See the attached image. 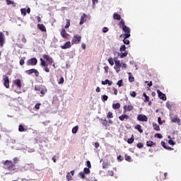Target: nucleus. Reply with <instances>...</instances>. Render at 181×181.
<instances>
[{"instance_id": "obj_1", "label": "nucleus", "mask_w": 181, "mask_h": 181, "mask_svg": "<svg viewBox=\"0 0 181 181\" xmlns=\"http://www.w3.org/2000/svg\"><path fill=\"white\" fill-rule=\"evenodd\" d=\"M42 57L43 58L40 59V61L41 62V66L44 67V71L46 73H50V69L47 66L49 65L52 66V64L54 63V60L52 57H50V55L48 54H43Z\"/></svg>"}, {"instance_id": "obj_2", "label": "nucleus", "mask_w": 181, "mask_h": 181, "mask_svg": "<svg viewBox=\"0 0 181 181\" xmlns=\"http://www.w3.org/2000/svg\"><path fill=\"white\" fill-rule=\"evenodd\" d=\"M119 28H122L123 32L124 34L121 35V37H124V39H128L131 37V28L125 25V21L122 19L119 23Z\"/></svg>"}, {"instance_id": "obj_3", "label": "nucleus", "mask_w": 181, "mask_h": 181, "mask_svg": "<svg viewBox=\"0 0 181 181\" xmlns=\"http://www.w3.org/2000/svg\"><path fill=\"white\" fill-rule=\"evenodd\" d=\"M3 168L6 170H8V172H13L14 170H16V165L13 164V162L12 160H5L3 163Z\"/></svg>"}, {"instance_id": "obj_4", "label": "nucleus", "mask_w": 181, "mask_h": 181, "mask_svg": "<svg viewBox=\"0 0 181 181\" xmlns=\"http://www.w3.org/2000/svg\"><path fill=\"white\" fill-rule=\"evenodd\" d=\"M81 42V35H75L73 36L71 40V45H78Z\"/></svg>"}, {"instance_id": "obj_5", "label": "nucleus", "mask_w": 181, "mask_h": 181, "mask_svg": "<svg viewBox=\"0 0 181 181\" xmlns=\"http://www.w3.org/2000/svg\"><path fill=\"white\" fill-rule=\"evenodd\" d=\"M122 66V64H121V61H119V60L115 61L114 69L116 72L119 73L121 71Z\"/></svg>"}, {"instance_id": "obj_6", "label": "nucleus", "mask_w": 181, "mask_h": 181, "mask_svg": "<svg viewBox=\"0 0 181 181\" xmlns=\"http://www.w3.org/2000/svg\"><path fill=\"white\" fill-rule=\"evenodd\" d=\"M37 64V59L31 58L26 62V66H36Z\"/></svg>"}, {"instance_id": "obj_7", "label": "nucleus", "mask_w": 181, "mask_h": 181, "mask_svg": "<svg viewBox=\"0 0 181 181\" xmlns=\"http://www.w3.org/2000/svg\"><path fill=\"white\" fill-rule=\"evenodd\" d=\"M26 74H28V76H30V74H35V77H39V71L37 69H31L29 70L25 71Z\"/></svg>"}, {"instance_id": "obj_8", "label": "nucleus", "mask_w": 181, "mask_h": 181, "mask_svg": "<svg viewBox=\"0 0 181 181\" xmlns=\"http://www.w3.org/2000/svg\"><path fill=\"white\" fill-rule=\"evenodd\" d=\"M60 35H61L62 37H63L64 39H66L67 40H69V39H70V34L67 33V32L66 31V29H64V28L62 29Z\"/></svg>"}, {"instance_id": "obj_9", "label": "nucleus", "mask_w": 181, "mask_h": 181, "mask_svg": "<svg viewBox=\"0 0 181 181\" xmlns=\"http://www.w3.org/2000/svg\"><path fill=\"white\" fill-rule=\"evenodd\" d=\"M137 121H141V122H148V117L145 115L140 114L137 116Z\"/></svg>"}, {"instance_id": "obj_10", "label": "nucleus", "mask_w": 181, "mask_h": 181, "mask_svg": "<svg viewBox=\"0 0 181 181\" xmlns=\"http://www.w3.org/2000/svg\"><path fill=\"white\" fill-rule=\"evenodd\" d=\"M134 110V105L132 104L128 105H124L123 107V112L125 114V112H129Z\"/></svg>"}, {"instance_id": "obj_11", "label": "nucleus", "mask_w": 181, "mask_h": 181, "mask_svg": "<svg viewBox=\"0 0 181 181\" xmlns=\"http://www.w3.org/2000/svg\"><path fill=\"white\" fill-rule=\"evenodd\" d=\"M170 120L172 123L177 124V125H180V118L177 117V115H175L174 117H170Z\"/></svg>"}, {"instance_id": "obj_12", "label": "nucleus", "mask_w": 181, "mask_h": 181, "mask_svg": "<svg viewBox=\"0 0 181 181\" xmlns=\"http://www.w3.org/2000/svg\"><path fill=\"white\" fill-rule=\"evenodd\" d=\"M3 81L4 87H6V88H9V77L4 76Z\"/></svg>"}, {"instance_id": "obj_13", "label": "nucleus", "mask_w": 181, "mask_h": 181, "mask_svg": "<svg viewBox=\"0 0 181 181\" xmlns=\"http://www.w3.org/2000/svg\"><path fill=\"white\" fill-rule=\"evenodd\" d=\"M157 93L158 95V98H160V100H163V101H166L167 98L165 93H162V91L159 90H157Z\"/></svg>"}, {"instance_id": "obj_14", "label": "nucleus", "mask_w": 181, "mask_h": 181, "mask_svg": "<svg viewBox=\"0 0 181 181\" xmlns=\"http://www.w3.org/2000/svg\"><path fill=\"white\" fill-rule=\"evenodd\" d=\"M4 43H5V35H4V33L0 32V47H4Z\"/></svg>"}, {"instance_id": "obj_15", "label": "nucleus", "mask_w": 181, "mask_h": 181, "mask_svg": "<svg viewBox=\"0 0 181 181\" xmlns=\"http://www.w3.org/2000/svg\"><path fill=\"white\" fill-rule=\"evenodd\" d=\"M14 86H16L20 90L22 88V81L21 79H16L13 81Z\"/></svg>"}, {"instance_id": "obj_16", "label": "nucleus", "mask_w": 181, "mask_h": 181, "mask_svg": "<svg viewBox=\"0 0 181 181\" xmlns=\"http://www.w3.org/2000/svg\"><path fill=\"white\" fill-rule=\"evenodd\" d=\"M99 121H100L102 125L107 129L110 125H108V121H107V119H103V118H99Z\"/></svg>"}, {"instance_id": "obj_17", "label": "nucleus", "mask_w": 181, "mask_h": 181, "mask_svg": "<svg viewBox=\"0 0 181 181\" xmlns=\"http://www.w3.org/2000/svg\"><path fill=\"white\" fill-rule=\"evenodd\" d=\"M74 176V170H71L70 173H67L66 174L67 181H73Z\"/></svg>"}, {"instance_id": "obj_18", "label": "nucleus", "mask_w": 181, "mask_h": 181, "mask_svg": "<svg viewBox=\"0 0 181 181\" xmlns=\"http://www.w3.org/2000/svg\"><path fill=\"white\" fill-rule=\"evenodd\" d=\"M119 119L120 121H128V119H129V115L127 114H122V115L119 116Z\"/></svg>"}, {"instance_id": "obj_19", "label": "nucleus", "mask_w": 181, "mask_h": 181, "mask_svg": "<svg viewBox=\"0 0 181 181\" xmlns=\"http://www.w3.org/2000/svg\"><path fill=\"white\" fill-rule=\"evenodd\" d=\"M87 21V15L86 13H83L81 16V20L79 22V25H83V23H85V22Z\"/></svg>"}, {"instance_id": "obj_20", "label": "nucleus", "mask_w": 181, "mask_h": 181, "mask_svg": "<svg viewBox=\"0 0 181 181\" xmlns=\"http://www.w3.org/2000/svg\"><path fill=\"white\" fill-rule=\"evenodd\" d=\"M72 45H71V42H70V41H68L64 45L61 46V49H70V47H71Z\"/></svg>"}, {"instance_id": "obj_21", "label": "nucleus", "mask_w": 181, "mask_h": 181, "mask_svg": "<svg viewBox=\"0 0 181 181\" xmlns=\"http://www.w3.org/2000/svg\"><path fill=\"white\" fill-rule=\"evenodd\" d=\"M37 28L41 31V32H46V26L43 24H37Z\"/></svg>"}, {"instance_id": "obj_22", "label": "nucleus", "mask_w": 181, "mask_h": 181, "mask_svg": "<svg viewBox=\"0 0 181 181\" xmlns=\"http://www.w3.org/2000/svg\"><path fill=\"white\" fill-rule=\"evenodd\" d=\"M113 19L115 21H121V15L118 14V13H115L113 14Z\"/></svg>"}, {"instance_id": "obj_23", "label": "nucleus", "mask_w": 181, "mask_h": 181, "mask_svg": "<svg viewBox=\"0 0 181 181\" xmlns=\"http://www.w3.org/2000/svg\"><path fill=\"white\" fill-rule=\"evenodd\" d=\"M128 74L129 83H134V81H135V78L134 77V76H132V73L129 72Z\"/></svg>"}, {"instance_id": "obj_24", "label": "nucleus", "mask_w": 181, "mask_h": 181, "mask_svg": "<svg viewBox=\"0 0 181 181\" xmlns=\"http://www.w3.org/2000/svg\"><path fill=\"white\" fill-rule=\"evenodd\" d=\"M103 86H105L108 84V86H112V81H110L108 79H106L105 81H102Z\"/></svg>"}, {"instance_id": "obj_25", "label": "nucleus", "mask_w": 181, "mask_h": 181, "mask_svg": "<svg viewBox=\"0 0 181 181\" xmlns=\"http://www.w3.org/2000/svg\"><path fill=\"white\" fill-rule=\"evenodd\" d=\"M112 108L113 110H119V108H121V104H119V103H113Z\"/></svg>"}, {"instance_id": "obj_26", "label": "nucleus", "mask_w": 181, "mask_h": 181, "mask_svg": "<svg viewBox=\"0 0 181 181\" xmlns=\"http://www.w3.org/2000/svg\"><path fill=\"white\" fill-rule=\"evenodd\" d=\"M146 146H148V147L156 146V143H154L152 141H146Z\"/></svg>"}, {"instance_id": "obj_27", "label": "nucleus", "mask_w": 181, "mask_h": 181, "mask_svg": "<svg viewBox=\"0 0 181 181\" xmlns=\"http://www.w3.org/2000/svg\"><path fill=\"white\" fill-rule=\"evenodd\" d=\"M110 166H111V164H110V163L105 162V161H104L103 163V169H108V168H110Z\"/></svg>"}, {"instance_id": "obj_28", "label": "nucleus", "mask_w": 181, "mask_h": 181, "mask_svg": "<svg viewBox=\"0 0 181 181\" xmlns=\"http://www.w3.org/2000/svg\"><path fill=\"white\" fill-rule=\"evenodd\" d=\"M134 128L137 129V131H139L140 134H142V132H144V130L142 129V126H141V124L136 125Z\"/></svg>"}, {"instance_id": "obj_29", "label": "nucleus", "mask_w": 181, "mask_h": 181, "mask_svg": "<svg viewBox=\"0 0 181 181\" xmlns=\"http://www.w3.org/2000/svg\"><path fill=\"white\" fill-rule=\"evenodd\" d=\"M6 5H13V6H16V3L12 0H6Z\"/></svg>"}, {"instance_id": "obj_30", "label": "nucleus", "mask_w": 181, "mask_h": 181, "mask_svg": "<svg viewBox=\"0 0 181 181\" xmlns=\"http://www.w3.org/2000/svg\"><path fill=\"white\" fill-rule=\"evenodd\" d=\"M143 97H144V103H148V101L150 100L149 96H148V95H146V93H143Z\"/></svg>"}, {"instance_id": "obj_31", "label": "nucleus", "mask_w": 181, "mask_h": 181, "mask_svg": "<svg viewBox=\"0 0 181 181\" xmlns=\"http://www.w3.org/2000/svg\"><path fill=\"white\" fill-rule=\"evenodd\" d=\"M18 131L19 132H26V129H25L22 124H20L18 126Z\"/></svg>"}, {"instance_id": "obj_32", "label": "nucleus", "mask_w": 181, "mask_h": 181, "mask_svg": "<svg viewBox=\"0 0 181 181\" xmlns=\"http://www.w3.org/2000/svg\"><path fill=\"white\" fill-rule=\"evenodd\" d=\"M153 127L155 131H160V127L156 123H153Z\"/></svg>"}, {"instance_id": "obj_33", "label": "nucleus", "mask_w": 181, "mask_h": 181, "mask_svg": "<svg viewBox=\"0 0 181 181\" xmlns=\"http://www.w3.org/2000/svg\"><path fill=\"white\" fill-rule=\"evenodd\" d=\"M134 141H135V139H134V134H132V137L127 139V144H134Z\"/></svg>"}, {"instance_id": "obj_34", "label": "nucleus", "mask_w": 181, "mask_h": 181, "mask_svg": "<svg viewBox=\"0 0 181 181\" xmlns=\"http://www.w3.org/2000/svg\"><path fill=\"white\" fill-rule=\"evenodd\" d=\"M47 90L46 88H41V90H40V93L42 94L40 97H43L45 94H46Z\"/></svg>"}, {"instance_id": "obj_35", "label": "nucleus", "mask_w": 181, "mask_h": 181, "mask_svg": "<svg viewBox=\"0 0 181 181\" xmlns=\"http://www.w3.org/2000/svg\"><path fill=\"white\" fill-rule=\"evenodd\" d=\"M83 173H84L85 175H90V173H91V171L90 170V168H85L83 169Z\"/></svg>"}, {"instance_id": "obj_36", "label": "nucleus", "mask_w": 181, "mask_h": 181, "mask_svg": "<svg viewBox=\"0 0 181 181\" xmlns=\"http://www.w3.org/2000/svg\"><path fill=\"white\" fill-rule=\"evenodd\" d=\"M128 56V51H124V52H122L120 54V59H124V57H127Z\"/></svg>"}, {"instance_id": "obj_37", "label": "nucleus", "mask_w": 181, "mask_h": 181, "mask_svg": "<svg viewBox=\"0 0 181 181\" xmlns=\"http://www.w3.org/2000/svg\"><path fill=\"white\" fill-rule=\"evenodd\" d=\"M25 60H26V57H23L20 60V66H23L25 64Z\"/></svg>"}, {"instance_id": "obj_38", "label": "nucleus", "mask_w": 181, "mask_h": 181, "mask_svg": "<svg viewBox=\"0 0 181 181\" xmlns=\"http://www.w3.org/2000/svg\"><path fill=\"white\" fill-rule=\"evenodd\" d=\"M66 24L65 25V29H69L70 28V19H66Z\"/></svg>"}, {"instance_id": "obj_39", "label": "nucleus", "mask_w": 181, "mask_h": 181, "mask_svg": "<svg viewBox=\"0 0 181 181\" xmlns=\"http://www.w3.org/2000/svg\"><path fill=\"white\" fill-rule=\"evenodd\" d=\"M125 50H127L125 45H122L119 48V51L122 53V52H126Z\"/></svg>"}, {"instance_id": "obj_40", "label": "nucleus", "mask_w": 181, "mask_h": 181, "mask_svg": "<svg viewBox=\"0 0 181 181\" xmlns=\"http://www.w3.org/2000/svg\"><path fill=\"white\" fill-rule=\"evenodd\" d=\"M77 131H78V126L73 127L72 134H77Z\"/></svg>"}, {"instance_id": "obj_41", "label": "nucleus", "mask_w": 181, "mask_h": 181, "mask_svg": "<svg viewBox=\"0 0 181 181\" xmlns=\"http://www.w3.org/2000/svg\"><path fill=\"white\" fill-rule=\"evenodd\" d=\"M107 118L110 119V118H114V115H112V112H109L107 115Z\"/></svg>"}, {"instance_id": "obj_42", "label": "nucleus", "mask_w": 181, "mask_h": 181, "mask_svg": "<svg viewBox=\"0 0 181 181\" xmlns=\"http://www.w3.org/2000/svg\"><path fill=\"white\" fill-rule=\"evenodd\" d=\"M21 12L23 16H26V8H21Z\"/></svg>"}, {"instance_id": "obj_43", "label": "nucleus", "mask_w": 181, "mask_h": 181, "mask_svg": "<svg viewBox=\"0 0 181 181\" xmlns=\"http://www.w3.org/2000/svg\"><path fill=\"white\" fill-rule=\"evenodd\" d=\"M107 61L109 62L110 66H114V59H112V57L109 58Z\"/></svg>"}, {"instance_id": "obj_44", "label": "nucleus", "mask_w": 181, "mask_h": 181, "mask_svg": "<svg viewBox=\"0 0 181 181\" xmlns=\"http://www.w3.org/2000/svg\"><path fill=\"white\" fill-rule=\"evenodd\" d=\"M165 107L168 108V110H172V105L170 104V102H166Z\"/></svg>"}, {"instance_id": "obj_45", "label": "nucleus", "mask_w": 181, "mask_h": 181, "mask_svg": "<svg viewBox=\"0 0 181 181\" xmlns=\"http://www.w3.org/2000/svg\"><path fill=\"white\" fill-rule=\"evenodd\" d=\"M125 158V160H127V162H131V160L132 159V158H131V156H128V155H125L124 156Z\"/></svg>"}, {"instance_id": "obj_46", "label": "nucleus", "mask_w": 181, "mask_h": 181, "mask_svg": "<svg viewBox=\"0 0 181 181\" xmlns=\"http://www.w3.org/2000/svg\"><path fill=\"white\" fill-rule=\"evenodd\" d=\"M13 163L14 164V166H16V164L18 163V162H19V158H14L13 159Z\"/></svg>"}, {"instance_id": "obj_47", "label": "nucleus", "mask_w": 181, "mask_h": 181, "mask_svg": "<svg viewBox=\"0 0 181 181\" xmlns=\"http://www.w3.org/2000/svg\"><path fill=\"white\" fill-rule=\"evenodd\" d=\"M102 98V101H107V100H108V96H107V95H103L101 96Z\"/></svg>"}, {"instance_id": "obj_48", "label": "nucleus", "mask_w": 181, "mask_h": 181, "mask_svg": "<svg viewBox=\"0 0 181 181\" xmlns=\"http://www.w3.org/2000/svg\"><path fill=\"white\" fill-rule=\"evenodd\" d=\"M117 86H118L119 87H122V86H124L123 82H122V79L118 81L117 83Z\"/></svg>"}, {"instance_id": "obj_49", "label": "nucleus", "mask_w": 181, "mask_h": 181, "mask_svg": "<svg viewBox=\"0 0 181 181\" xmlns=\"http://www.w3.org/2000/svg\"><path fill=\"white\" fill-rule=\"evenodd\" d=\"M130 95L133 98H135V97H136V92H135V91L130 92Z\"/></svg>"}, {"instance_id": "obj_50", "label": "nucleus", "mask_w": 181, "mask_h": 181, "mask_svg": "<svg viewBox=\"0 0 181 181\" xmlns=\"http://www.w3.org/2000/svg\"><path fill=\"white\" fill-rule=\"evenodd\" d=\"M79 176H81V179H86V174L83 172L79 173Z\"/></svg>"}, {"instance_id": "obj_51", "label": "nucleus", "mask_w": 181, "mask_h": 181, "mask_svg": "<svg viewBox=\"0 0 181 181\" xmlns=\"http://www.w3.org/2000/svg\"><path fill=\"white\" fill-rule=\"evenodd\" d=\"M155 138H158L159 139H162L163 136H162V134L157 133L155 134Z\"/></svg>"}, {"instance_id": "obj_52", "label": "nucleus", "mask_w": 181, "mask_h": 181, "mask_svg": "<svg viewBox=\"0 0 181 181\" xmlns=\"http://www.w3.org/2000/svg\"><path fill=\"white\" fill-rule=\"evenodd\" d=\"M86 166L88 168L91 169V162H90V160L86 161Z\"/></svg>"}, {"instance_id": "obj_53", "label": "nucleus", "mask_w": 181, "mask_h": 181, "mask_svg": "<svg viewBox=\"0 0 181 181\" xmlns=\"http://www.w3.org/2000/svg\"><path fill=\"white\" fill-rule=\"evenodd\" d=\"M137 148H139V149H141V148H144V144L143 143H138L137 144Z\"/></svg>"}, {"instance_id": "obj_54", "label": "nucleus", "mask_w": 181, "mask_h": 181, "mask_svg": "<svg viewBox=\"0 0 181 181\" xmlns=\"http://www.w3.org/2000/svg\"><path fill=\"white\" fill-rule=\"evenodd\" d=\"M42 89L41 86L37 85V86H35V91H40V90Z\"/></svg>"}, {"instance_id": "obj_55", "label": "nucleus", "mask_w": 181, "mask_h": 181, "mask_svg": "<svg viewBox=\"0 0 181 181\" xmlns=\"http://www.w3.org/2000/svg\"><path fill=\"white\" fill-rule=\"evenodd\" d=\"M168 144H169V145H172V146L176 145V143L173 140H172V139H170L168 141Z\"/></svg>"}, {"instance_id": "obj_56", "label": "nucleus", "mask_w": 181, "mask_h": 181, "mask_svg": "<svg viewBox=\"0 0 181 181\" xmlns=\"http://www.w3.org/2000/svg\"><path fill=\"white\" fill-rule=\"evenodd\" d=\"M40 105H42L41 103H37L35 105V110H40Z\"/></svg>"}, {"instance_id": "obj_57", "label": "nucleus", "mask_w": 181, "mask_h": 181, "mask_svg": "<svg viewBox=\"0 0 181 181\" xmlns=\"http://www.w3.org/2000/svg\"><path fill=\"white\" fill-rule=\"evenodd\" d=\"M58 83L59 84H63V83H64V78L61 77Z\"/></svg>"}, {"instance_id": "obj_58", "label": "nucleus", "mask_w": 181, "mask_h": 181, "mask_svg": "<svg viewBox=\"0 0 181 181\" xmlns=\"http://www.w3.org/2000/svg\"><path fill=\"white\" fill-rule=\"evenodd\" d=\"M123 42L124 45H129V40H127V38H124Z\"/></svg>"}, {"instance_id": "obj_59", "label": "nucleus", "mask_w": 181, "mask_h": 181, "mask_svg": "<svg viewBox=\"0 0 181 181\" xmlns=\"http://www.w3.org/2000/svg\"><path fill=\"white\" fill-rule=\"evenodd\" d=\"M161 146H163V148H164L165 149H166V148L168 147V146H166V143L165 141H161Z\"/></svg>"}, {"instance_id": "obj_60", "label": "nucleus", "mask_w": 181, "mask_h": 181, "mask_svg": "<svg viewBox=\"0 0 181 181\" xmlns=\"http://www.w3.org/2000/svg\"><path fill=\"white\" fill-rule=\"evenodd\" d=\"M107 175H109V176H114V171L108 170L107 171Z\"/></svg>"}, {"instance_id": "obj_61", "label": "nucleus", "mask_w": 181, "mask_h": 181, "mask_svg": "<svg viewBox=\"0 0 181 181\" xmlns=\"http://www.w3.org/2000/svg\"><path fill=\"white\" fill-rule=\"evenodd\" d=\"M103 33H107V32H108V28L104 27L103 28Z\"/></svg>"}, {"instance_id": "obj_62", "label": "nucleus", "mask_w": 181, "mask_h": 181, "mask_svg": "<svg viewBox=\"0 0 181 181\" xmlns=\"http://www.w3.org/2000/svg\"><path fill=\"white\" fill-rule=\"evenodd\" d=\"M105 73H108V71L110 70V67L108 66H106L104 67Z\"/></svg>"}, {"instance_id": "obj_63", "label": "nucleus", "mask_w": 181, "mask_h": 181, "mask_svg": "<svg viewBox=\"0 0 181 181\" xmlns=\"http://www.w3.org/2000/svg\"><path fill=\"white\" fill-rule=\"evenodd\" d=\"M158 122L159 125H162V118H160V117H158Z\"/></svg>"}, {"instance_id": "obj_64", "label": "nucleus", "mask_w": 181, "mask_h": 181, "mask_svg": "<svg viewBox=\"0 0 181 181\" xmlns=\"http://www.w3.org/2000/svg\"><path fill=\"white\" fill-rule=\"evenodd\" d=\"M98 2V0H92L93 6H94V5H95V4H97Z\"/></svg>"}]
</instances>
